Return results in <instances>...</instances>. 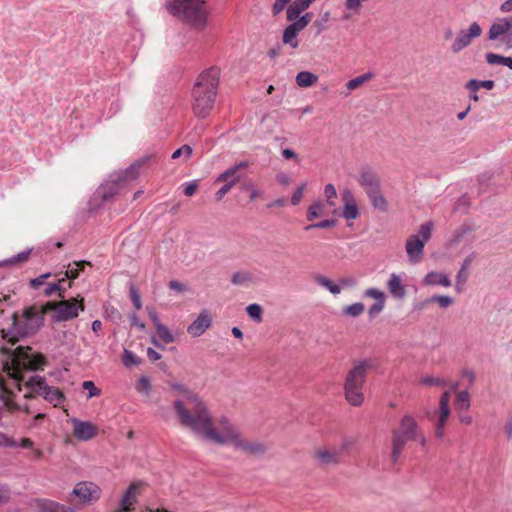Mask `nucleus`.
Masks as SVG:
<instances>
[{
	"instance_id": "nucleus-1",
	"label": "nucleus",
	"mask_w": 512,
	"mask_h": 512,
	"mask_svg": "<svg viewBox=\"0 0 512 512\" xmlns=\"http://www.w3.org/2000/svg\"><path fill=\"white\" fill-rule=\"evenodd\" d=\"M172 388L183 393L173 402V408L182 427L190 430L199 439L218 445H232L236 450L253 456L263 455L267 447L258 441L245 439L237 427L226 417H221L218 427L206 403L181 384Z\"/></svg>"
},
{
	"instance_id": "nucleus-2",
	"label": "nucleus",
	"mask_w": 512,
	"mask_h": 512,
	"mask_svg": "<svg viewBox=\"0 0 512 512\" xmlns=\"http://www.w3.org/2000/svg\"><path fill=\"white\" fill-rule=\"evenodd\" d=\"M3 353L8 354V358L3 362L2 372H0V407L1 417L19 409L14 402L15 392L21 390L22 373L25 371H34L44 365L45 358L41 354L30 353V347L19 346L14 350L2 347Z\"/></svg>"
},
{
	"instance_id": "nucleus-3",
	"label": "nucleus",
	"mask_w": 512,
	"mask_h": 512,
	"mask_svg": "<svg viewBox=\"0 0 512 512\" xmlns=\"http://www.w3.org/2000/svg\"><path fill=\"white\" fill-rule=\"evenodd\" d=\"M220 69L210 67L197 78L192 90V108L197 117L205 118L211 112L217 95Z\"/></svg>"
},
{
	"instance_id": "nucleus-4",
	"label": "nucleus",
	"mask_w": 512,
	"mask_h": 512,
	"mask_svg": "<svg viewBox=\"0 0 512 512\" xmlns=\"http://www.w3.org/2000/svg\"><path fill=\"white\" fill-rule=\"evenodd\" d=\"M46 312L45 305L28 307L23 312V322L18 320L17 314H13L11 327L1 330L2 338L14 345L20 338L34 335L43 325Z\"/></svg>"
},
{
	"instance_id": "nucleus-5",
	"label": "nucleus",
	"mask_w": 512,
	"mask_h": 512,
	"mask_svg": "<svg viewBox=\"0 0 512 512\" xmlns=\"http://www.w3.org/2000/svg\"><path fill=\"white\" fill-rule=\"evenodd\" d=\"M374 362L370 358L357 359L352 362L344 381V395L347 402L355 407L364 402L362 389L368 373L373 369Z\"/></svg>"
},
{
	"instance_id": "nucleus-6",
	"label": "nucleus",
	"mask_w": 512,
	"mask_h": 512,
	"mask_svg": "<svg viewBox=\"0 0 512 512\" xmlns=\"http://www.w3.org/2000/svg\"><path fill=\"white\" fill-rule=\"evenodd\" d=\"M167 12L196 29H203L208 18V9L205 0H167Z\"/></svg>"
},
{
	"instance_id": "nucleus-7",
	"label": "nucleus",
	"mask_w": 512,
	"mask_h": 512,
	"mask_svg": "<svg viewBox=\"0 0 512 512\" xmlns=\"http://www.w3.org/2000/svg\"><path fill=\"white\" fill-rule=\"evenodd\" d=\"M417 420L411 414H404L396 428L391 431V460L397 462L407 442L416 438L420 430Z\"/></svg>"
},
{
	"instance_id": "nucleus-8",
	"label": "nucleus",
	"mask_w": 512,
	"mask_h": 512,
	"mask_svg": "<svg viewBox=\"0 0 512 512\" xmlns=\"http://www.w3.org/2000/svg\"><path fill=\"white\" fill-rule=\"evenodd\" d=\"M432 229V222L423 223L419 227L417 234L411 235L407 238L405 250L409 263L418 264L422 261L424 255V247L431 238Z\"/></svg>"
},
{
	"instance_id": "nucleus-9",
	"label": "nucleus",
	"mask_w": 512,
	"mask_h": 512,
	"mask_svg": "<svg viewBox=\"0 0 512 512\" xmlns=\"http://www.w3.org/2000/svg\"><path fill=\"white\" fill-rule=\"evenodd\" d=\"M487 39L497 47L512 48V18H497L489 27Z\"/></svg>"
},
{
	"instance_id": "nucleus-10",
	"label": "nucleus",
	"mask_w": 512,
	"mask_h": 512,
	"mask_svg": "<svg viewBox=\"0 0 512 512\" xmlns=\"http://www.w3.org/2000/svg\"><path fill=\"white\" fill-rule=\"evenodd\" d=\"M46 310L55 311L56 321H68L76 318L80 311L84 310L83 298H72L70 300H62L59 302H47Z\"/></svg>"
},
{
	"instance_id": "nucleus-11",
	"label": "nucleus",
	"mask_w": 512,
	"mask_h": 512,
	"mask_svg": "<svg viewBox=\"0 0 512 512\" xmlns=\"http://www.w3.org/2000/svg\"><path fill=\"white\" fill-rule=\"evenodd\" d=\"M26 387L31 389L34 393L42 395L45 400L53 404L55 407L61 405L65 400L61 390L59 388L49 386L43 377H31L26 382Z\"/></svg>"
},
{
	"instance_id": "nucleus-12",
	"label": "nucleus",
	"mask_w": 512,
	"mask_h": 512,
	"mask_svg": "<svg viewBox=\"0 0 512 512\" xmlns=\"http://www.w3.org/2000/svg\"><path fill=\"white\" fill-rule=\"evenodd\" d=\"M482 34L481 26L476 22H472L468 28L461 29L457 32L453 42L451 43L450 50L452 53L457 54L467 48L474 39L480 37Z\"/></svg>"
},
{
	"instance_id": "nucleus-13",
	"label": "nucleus",
	"mask_w": 512,
	"mask_h": 512,
	"mask_svg": "<svg viewBox=\"0 0 512 512\" xmlns=\"http://www.w3.org/2000/svg\"><path fill=\"white\" fill-rule=\"evenodd\" d=\"M72 495L78 497L82 504L89 505L101 497V489L93 482L83 481L75 485Z\"/></svg>"
},
{
	"instance_id": "nucleus-14",
	"label": "nucleus",
	"mask_w": 512,
	"mask_h": 512,
	"mask_svg": "<svg viewBox=\"0 0 512 512\" xmlns=\"http://www.w3.org/2000/svg\"><path fill=\"white\" fill-rule=\"evenodd\" d=\"M341 201L343 203L342 217L347 221L356 220L360 216V210L354 193L349 188L341 191Z\"/></svg>"
},
{
	"instance_id": "nucleus-15",
	"label": "nucleus",
	"mask_w": 512,
	"mask_h": 512,
	"mask_svg": "<svg viewBox=\"0 0 512 512\" xmlns=\"http://www.w3.org/2000/svg\"><path fill=\"white\" fill-rule=\"evenodd\" d=\"M71 422L73 425V434L78 440L88 441L97 435L98 428L93 423L76 418L72 419Z\"/></svg>"
},
{
	"instance_id": "nucleus-16",
	"label": "nucleus",
	"mask_w": 512,
	"mask_h": 512,
	"mask_svg": "<svg viewBox=\"0 0 512 512\" xmlns=\"http://www.w3.org/2000/svg\"><path fill=\"white\" fill-rule=\"evenodd\" d=\"M249 163L247 161H241L234 166L228 168L224 172H222L216 179V182H224L233 187L237 184L243 177L244 174L242 170L247 168Z\"/></svg>"
},
{
	"instance_id": "nucleus-17",
	"label": "nucleus",
	"mask_w": 512,
	"mask_h": 512,
	"mask_svg": "<svg viewBox=\"0 0 512 512\" xmlns=\"http://www.w3.org/2000/svg\"><path fill=\"white\" fill-rule=\"evenodd\" d=\"M358 182L367 195L380 189V178L371 168L360 171Z\"/></svg>"
},
{
	"instance_id": "nucleus-18",
	"label": "nucleus",
	"mask_w": 512,
	"mask_h": 512,
	"mask_svg": "<svg viewBox=\"0 0 512 512\" xmlns=\"http://www.w3.org/2000/svg\"><path fill=\"white\" fill-rule=\"evenodd\" d=\"M211 326V317L203 310L198 317L188 326L187 331L193 337L201 336Z\"/></svg>"
},
{
	"instance_id": "nucleus-19",
	"label": "nucleus",
	"mask_w": 512,
	"mask_h": 512,
	"mask_svg": "<svg viewBox=\"0 0 512 512\" xmlns=\"http://www.w3.org/2000/svg\"><path fill=\"white\" fill-rule=\"evenodd\" d=\"M314 458L322 466L336 465L340 463L341 452L337 449H317L314 452Z\"/></svg>"
},
{
	"instance_id": "nucleus-20",
	"label": "nucleus",
	"mask_w": 512,
	"mask_h": 512,
	"mask_svg": "<svg viewBox=\"0 0 512 512\" xmlns=\"http://www.w3.org/2000/svg\"><path fill=\"white\" fill-rule=\"evenodd\" d=\"M387 289L395 299L400 300L406 296V287L403 283V279L396 273L390 274L387 280Z\"/></svg>"
},
{
	"instance_id": "nucleus-21",
	"label": "nucleus",
	"mask_w": 512,
	"mask_h": 512,
	"mask_svg": "<svg viewBox=\"0 0 512 512\" xmlns=\"http://www.w3.org/2000/svg\"><path fill=\"white\" fill-rule=\"evenodd\" d=\"M139 489V484L133 483L129 486V488L124 492L121 499V508L116 512H129L131 507L136 502V495Z\"/></svg>"
},
{
	"instance_id": "nucleus-22",
	"label": "nucleus",
	"mask_w": 512,
	"mask_h": 512,
	"mask_svg": "<svg viewBox=\"0 0 512 512\" xmlns=\"http://www.w3.org/2000/svg\"><path fill=\"white\" fill-rule=\"evenodd\" d=\"M33 507L37 512H69L66 506L50 500H35Z\"/></svg>"
},
{
	"instance_id": "nucleus-23",
	"label": "nucleus",
	"mask_w": 512,
	"mask_h": 512,
	"mask_svg": "<svg viewBox=\"0 0 512 512\" xmlns=\"http://www.w3.org/2000/svg\"><path fill=\"white\" fill-rule=\"evenodd\" d=\"M423 284L426 286L440 285L443 287H450L451 280L448 275L440 272L431 271L428 272L423 278Z\"/></svg>"
},
{
	"instance_id": "nucleus-24",
	"label": "nucleus",
	"mask_w": 512,
	"mask_h": 512,
	"mask_svg": "<svg viewBox=\"0 0 512 512\" xmlns=\"http://www.w3.org/2000/svg\"><path fill=\"white\" fill-rule=\"evenodd\" d=\"M314 0H295L286 11V18L288 21L296 20L303 11H305Z\"/></svg>"
},
{
	"instance_id": "nucleus-25",
	"label": "nucleus",
	"mask_w": 512,
	"mask_h": 512,
	"mask_svg": "<svg viewBox=\"0 0 512 512\" xmlns=\"http://www.w3.org/2000/svg\"><path fill=\"white\" fill-rule=\"evenodd\" d=\"M143 164V161H138L130 165L127 169L118 172L116 176V180L119 182H125L134 180L138 177L140 168Z\"/></svg>"
},
{
	"instance_id": "nucleus-26",
	"label": "nucleus",
	"mask_w": 512,
	"mask_h": 512,
	"mask_svg": "<svg viewBox=\"0 0 512 512\" xmlns=\"http://www.w3.org/2000/svg\"><path fill=\"white\" fill-rule=\"evenodd\" d=\"M372 207L380 212H386L388 209V202L381 192V188L367 195Z\"/></svg>"
},
{
	"instance_id": "nucleus-27",
	"label": "nucleus",
	"mask_w": 512,
	"mask_h": 512,
	"mask_svg": "<svg viewBox=\"0 0 512 512\" xmlns=\"http://www.w3.org/2000/svg\"><path fill=\"white\" fill-rule=\"evenodd\" d=\"M314 281L321 287L328 290L333 295H339L341 293V286L339 284H336L326 276L322 274H317L314 277Z\"/></svg>"
},
{
	"instance_id": "nucleus-28",
	"label": "nucleus",
	"mask_w": 512,
	"mask_h": 512,
	"mask_svg": "<svg viewBox=\"0 0 512 512\" xmlns=\"http://www.w3.org/2000/svg\"><path fill=\"white\" fill-rule=\"evenodd\" d=\"M295 81L299 87L308 88L317 83L318 75L309 71H301L296 75Z\"/></svg>"
},
{
	"instance_id": "nucleus-29",
	"label": "nucleus",
	"mask_w": 512,
	"mask_h": 512,
	"mask_svg": "<svg viewBox=\"0 0 512 512\" xmlns=\"http://www.w3.org/2000/svg\"><path fill=\"white\" fill-rule=\"evenodd\" d=\"M473 260V257L472 256H468L462 263V266L460 268V270L458 271L457 275H456V290L457 291H461L462 290V287L463 285L466 283L467 279H468V268L471 264Z\"/></svg>"
},
{
	"instance_id": "nucleus-30",
	"label": "nucleus",
	"mask_w": 512,
	"mask_h": 512,
	"mask_svg": "<svg viewBox=\"0 0 512 512\" xmlns=\"http://www.w3.org/2000/svg\"><path fill=\"white\" fill-rule=\"evenodd\" d=\"M450 416V410H440L438 421L435 427V437L437 439H442L444 437V428L447 423V420Z\"/></svg>"
},
{
	"instance_id": "nucleus-31",
	"label": "nucleus",
	"mask_w": 512,
	"mask_h": 512,
	"mask_svg": "<svg viewBox=\"0 0 512 512\" xmlns=\"http://www.w3.org/2000/svg\"><path fill=\"white\" fill-rule=\"evenodd\" d=\"M495 86V82L493 80H477V79H470L466 85L465 88L467 90H473L478 91L481 88H485L487 90H492Z\"/></svg>"
},
{
	"instance_id": "nucleus-32",
	"label": "nucleus",
	"mask_w": 512,
	"mask_h": 512,
	"mask_svg": "<svg viewBox=\"0 0 512 512\" xmlns=\"http://www.w3.org/2000/svg\"><path fill=\"white\" fill-rule=\"evenodd\" d=\"M325 210V205L322 201L317 200L313 202L307 210V220L312 221L318 217H320Z\"/></svg>"
},
{
	"instance_id": "nucleus-33",
	"label": "nucleus",
	"mask_w": 512,
	"mask_h": 512,
	"mask_svg": "<svg viewBox=\"0 0 512 512\" xmlns=\"http://www.w3.org/2000/svg\"><path fill=\"white\" fill-rule=\"evenodd\" d=\"M471 401L468 391H459L456 393L455 406L459 410L467 411L470 408Z\"/></svg>"
},
{
	"instance_id": "nucleus-34",
	"label": "nucleus",
	"mask_w": 512,
	"mask_h": 512,
	"mask_svg": "<svg viewBox=\"0 0 512 512\" xmlns=\"http://www.w3.org/2000/svg\"><path fill=\"white\" fill-rule=\"evenodd\" d=\"M298 34L291 30L290 28L286 27L283 31L282 35V42L285 45L290 46L292 49H296L299 47V41L297 39Z\"/></svg>"
},
{
	"instance_id": "nucleus-35",
	"label": "nucleus",
	"mask_w": 512,
	"mask_h": 512,
	"mask_svg": "<svg viewBox=\"0 0 512 512\" xmlns=\"http://www.w3.org/2000/svg\"><path fill=\"white\" fill-rule=\"evenodd\" d=\"M67 280L65 278L59 279L57 283H49L46 288L44 289V294L46 296H51L52 294L58 292L59 296L61 298H64V292L66 290V287H62V283H66Z\"/></svg>"
},
{
	"instance_id": "nucleus-36",
	"label": "nucleus",
	"mask_w": 512,
	"mask_h": 512,
	"mask_svg": "<svg viewBox=\"0 0 512 512\" xmlns=\"http://www.w3.org/2000/svg\"><path fill=\"white\" fill-rule=\"evenodd\" d=\"M248 316L257 323H261L263 320V308L257 303L250 304L246 307Z\"/></svg>"
},
{
	"instance_id": "nucleus-37",
	"label": "nucleus",
	"mask_w": 512,
	"mask_h": 512,
	"mask_svg": "<svg viewBox=\"0 0 512 512\" xmlns=\"http://www.w3.org/2000/svg\"><path fill=\"white\" fill-rule=\"evenodd\" d=\"M372 77V74L371 73H366V74H363L361 76H358V77H355L351 80H349L347 83H346V87L348 89V94L359 88L361 85H363L365 82H367L368 80H370Z\"/></svg>"
},
{
	"instance_id": "nucleus-38",
	"label": "nucleus",
	"mask_w": 512,
	"mask_h": 512,
	"mask_svg": "<svg viewBox=\"0 0 512 512\" xmlns=\"http://www.w3.org/2000/svg\"><path fill=\"white\" fill-rule=\"evenodd\" d=\"M364 304L360 302L353 303L347 307H345L342 313L346 316L350 317H358L364 312Z\"/></svg>"
},
{
	"instance_id": "nucleus-39",
	"label": "nucleus",
	"mask_w": 512,
	"mask_h": 512,
	"mask_svg": "<svg viewBox=\"0 0 512 512\" xmlns=\"http://www.w3.org/2000/svg\"><path fill=\"white\" fill-rule=\"evenodd\" d=\"M158 337L166 344L174 342V336L167 326L159 324L155 327Z\"/></svg>"
},
{
	"instance_id": "nucleus-40",
	"label": "nucleus",
	"mask_w": 512,
	"mask_h": 512,
	"mask_svg": "<svg viewBox=\"0 0 512 512\" xmlns=\"http://www.w3.org/2000/svg\"><path fill=\"white\" fill-rule=\"evenodd\" d=\"M428 301L437 303L440 308L446 309L454 303V299L448 295H434L428 298Z\"/></svg>"
},
{
	"instance_id": "nucleus-41",
	"label": "nucleus",
	"mask_w": 512,
	"mask_h": 512,
	"mask_svg": "<svg viewBox=\"0 0 512 512\" xmlns=\"http://www.w3.org/2000/svg\"><path fill=\"white\" fill-rule=\"evenodd\" d=\"M252 280V276L249 272L240 271L232 275L231 282L234 285H243Z\"/></svg>"
},
{
	"instance_id": "nucleus-42",
	"label": "nucleus",
	"mask_w": 512,
	"mask_h": 512,
	"mask_svg": "<svg viewBox=\"0 0 512 512\" xmlns=\"http://www.w3.org/2000/svg\"><path fill=\"white\" fill-rule=\"evenodd\" d=\"M420 383L425 386L444 387V386L448 385V382L445 379L439 378V377H432V376L422 377L420 380Z\"/></svg>"
},
{
	"instance_id": "nucleus-43",
	"label": "nucleus",
	"mask_w": 512,
	"mask_h": 512,
	"mask_svg": "<svg viewBox=\"0 0 512 512\" xmlns=\"http://www.w3.org/2000/svg\"><path fill=\"white\" fill-rule=\"evenodd\" d=\"M117 183H119V181H117L115 178L113 182L102 185V196L105 200H108L117 192Z\"/></svg>"
},
{
	"instance_id": "nucleus-44",
	"label": "nucleus",
	"mask_w": 512,
	"mask_h": 512,
	"mask_svg": "<svg viewBox=\"0 0 512 512\" xmlns=\"http://www.w3.org/2000/svg\"><path fill=\"white\" fill-rule=\"evenodd\" d=\"M368 1L369 0H345L344 6L346 10L358 14L361 11L363 3Z\"/></svg>"
},
{
	"instance_id": "nucleus-45",
	"label": "nucleus",
	"mask_w": 512,
	"mask_h": 512,
	"mask_svg": "<svg viewBox=\"0 0 512 512\" xmlns=\"http://www.w3.org/2000/svg\"><path fill=\"white\" fill-rule=\"evenodd\" d=\"M122 361L126 367L140 364V360L137 358V356L128 349L124 350Z\"/></svg>"
},
{
	"instance_id": "nucleus-46",
	"label": "nucleus",
	"mask_w": 512,
	"mask_h": 512,
	"mask_svg": "<svg viewBox=\"0 0 512 512\" xmlns=\"http://www.w3.org/2000/svg\"><path fill=\"white\" fill-rule=\"evenodd\" d=\"M89 264L86 261L75 262L76 267L70 268L65 272V279H76L79 275V270L84 269V266Z\"/></svg>"
},
{
	"instance_id": "nucleus-47",
	"label": "nucleus",
	"mask_w": 512,
	"mask_h": 512,
	"mask_svg": "<svg viewBox=\"0 0 512 512\" xmlns=\"http://www.w3.org/2000/svg\"><path fill=\"white\" fill-rule=\"evenodd\" d=\"M364 295L368 298H372L376 301H385V293L377 288H368L365 290Z\"/></svg>"
},
{
	"instance_id": "nucleus-48",
	"label": "nucleus",
	"mask_w": 512,
	"mask_h": 512,
	"mask_svg": "<svg viewBox=\"0 0 512 512\" xmlns=\"http://www.w3.org/2000/svg\"><path fill=\"white\" fill-rule=\"evenodd\" d=\"M506 56H502L500 54L489 52L485 55L486 62L489 65H503L505 62Z\"/></svg>"
},
{
	"instance_id": "nucleus-49",
	"label": "nucleus",
	"mask_w": 512,
	"mask_h": 512,
	"mask_svg": "<svg viewBox=\"0 0 512 512\" xmlns=\"http://www.w3.org/2000/svg\"><path fill=\"white\" fill-rule=\"evenodd\" d=\"M181 155H184L186 159H189L192 155V148L189 145H183L179 149L173 152L172 159H177Z\"/></svg>"
},
{
	"instance_id": "nucleus-50",
	"label": "nucleus",
	"mask_w": 512,
	"mask_h": 512,
	"mask_svg": "<svg viewBox=\"0 0 512 512\" xmlns=\"http://www.w3.org/2000/svg\"><path fill=\"white\" fill-rule=\"evenodd\" d=\"M336 220L334 219H325L318 223L311 224L306 227V230L312 229V228H319V229H325V228H331L336 225Z\"/></svg>"
},
{
	"instance_id": "nucleus-51",
	"label": "nucleus",
	"mask_w": 512,
	"mask_h": 512,
	"mask_svg": "<svg viewBox=\"0 0 512 512\" xmlns=\"http://www.w3.org/2000/svg\"><path fill=\"white\" fill-rule=\"evenodd\" d=\"M305 187H306V184L305 183H302L295 191L294 193L292 194V197H291V203L292 205H298L302 198H303V194H304V190H305Z\"/></svg>"
},
{
	"instance_id": "nucleus-52",
	"label": "nucleus",
	"mask_w": 512,
	"mask_h": 512,
	"mask_svg": "<svg viewBox=\"0 0 512 512\" xmlns=\"http://www.w3.org/2000/svg\"><path fill=\"white\" fill-rule=\"evenodd\" d=\"M82 387L85 390H88V398H92L100 394V390L95 386L93 381H84Z\"/></svg>"
},
{
	"instance_id": "nucleus-53",
	"label": "nucleus",
	"mask_w": 512,
	"mask_h": 512,
	"mask_svg": "<svg viewBox=\"0 0 512 512\" xmlns=\"http://www.w3.org/2000/svg\"><path fill=\"white\" fill-rule=\"evenodd\" d=\"M130 298H131V301H132L134 307L137 310H140L142 308V302H141L140 295L134 286L130 287Z\"/></svg>"
},
{
	"instance_id": "nucleus-54",
	"label": "nucleus",
	"mask_w": 512,
	"mask_h": 512,
	"mask_svg": "<svg viewBox=\"0 0 512 512\" xmlns=\"http://www.w3.org/2000/svg\"><path fill=\"white\" fill-rule=\"evenodd\" d=\"M137 390L139 392H145L146 394H148L150 392L151 384L147 377L143 376L138 380Z\"/></svg>"
},
{
	"instance_id": "nucleus-55",
	"label": "nucleus",
	"mask_w": 512,
	"mask_h": 512,
	"mask_svg": "<svg viewBox=\"0 0 512 512\" xmlns=\"http://www.w3.org/2000/svg\"><path fill=\"white\" fill-rule=\"evenodd\" d=\"M29 254H30V251H23V252L15 255L14 257L6 260L4 263L5 264H16V263L24 262L28 259Z\"/></svg>"
},
{
	"instance_id": "nucleus-56",
	"label": "nucleus",
	"mask_w": 512,
	"mask_h": 512,
	"mask_svg": "<svg viewBox=\"0 0 512 512\" xmlns=\"http://www.w3.org/2000/svg\"><path fill=\"white\" fill-rule=\"evenodd\" d=\"M384 306H385V301H376L374 304H372L369 307L368 314L371 317H374V316L378 315L384 309Z\"/></svg>"
},
{
	"instance_id": "nucleus-57",
	"label": "nucleus",
	"mask_w": 512,
	"mask_h": 512,
	"mask_svg": "<svg viewBox=\"0 0 512 512\" xmlns=\"http://www.w3.org/2000/svg\"><path fill=\"white\" fill-rule=\"evenodd\" d=\"M449 402H450V392L445 391V392H443V394L440 397L439 409L440 410H450Z\"/></svg>"
},
{
	"instance_id": "nucleus-58",
	"label": "nucleus",
	"mask_w": 512,
	"mask_h": 512,
	"mask_svg": "<svg viewBox=\"0 0 512 512\" xmlns=\"http://www.w3.org/2000/svg\"><path fill=\"white\" fill-rule=\"evenodd\" d=\"M243 188L249 191L251 200H255L261 196V191L258 190L252 183H246Z\"/></svg>"
},
{
	"instance_id": "nucleus-59",
	"label": "nucleus",
	"mask_w": 512,
	"mask_h": 512,
	"mask_svg": "<svg viewBox=\"0 0 512 512\" xmlns=\"http://www.w3.org/2000/svg\"><path fill=\"white\" fill-rule=\"evenodd\" d=\"M169 288L176 291L177 293H183L187 291V286L179 281L172 280L169 282Z\"/></svg>"
},
{
	"instance_id": "nucleus-60",
	"label": "nucleus",
	"mask_w": 512,
	"mask_h": 512,
	"mask_svg": "<svg viewBox=\"0 0 512 512\" xmlns=\"http://www.w3.org/2000/svg\"><path fill=\"white\" fill-rule=\"evenodd\" d=\"M289 2L286 0H276L272 7L274 15L280 14Z\"/></svg>"
},
{
	"instance_id": "nucleus-61",
	"label": "nucleus",
	"mask_w": 512,
	"mask_h": 512,
	"mask_svg": "<svg viewBox=\"0 0 512 512\" xmlns=\"http://www.w3.org/2000/svg\"><path fill=\"white\" fill-rule=\"evenodd\" d=\"M324 195L326 199L337 198V191L333 184L328 183L324 187Z\"/></svg>"
},
{
	"instance_id": "nucleus-62",
	"label": "nucleus",
	"mask_w": 512,
	"mask_h": 512,
	"mask_svg": "<svg viewBox=\"0 0 512 512\" xmlns=\"http://www.w3.org/2000/svg\"><path fill=\"white\" fill-rule=\"evenodd\" d=\"M232 189V187L225 183L216 193L215 198L217 201H221L224 196Z\"/></svg>"
},
{
	"instance_id": "nucleus-63",
	"label": "nucleus",
	"mask_w": 512,
	"mask_h": 512,
	"mask_svg": "<svg viewBox=\"0 0 512 512\" xmlns=\"http://www.w3.org/2000/svg\"><path fill=\"white\" fill-rule=\"evenodd\" d=\"M504 432L508 439H512V414L508 416L504 424Z\"/></svg>"
},
{
	"instance_id": "nucleus-64",
	"label": "nucleus",
	"mask_w": 512,
	"mask_h": 512,
	"mask_svg": "<svg viewBox=\"0 0 512 512\" xmlns=\"http://www.w3.org/2000/svg\"><path fill=\"white\" fill-rule=\"evenodd\" d=\"M290 22L291 24H289L287 27L295 31L297 34H299L301 31L305 29V26L298 20V18Z\"/></svg>"
}]
</instances>
